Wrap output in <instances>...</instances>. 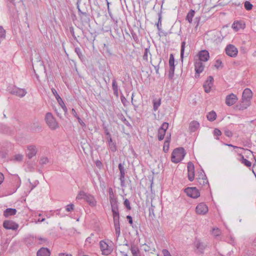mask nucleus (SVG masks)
I'll return each mask as SVG.
<instances>
[{
	"mask_svg": "<svg viewBox=\"0 0 256 256\" xmlns=\"http://www.w3.org/2000/svg\"><path fill=\"white\" fill-rule=\"evenodd\" d=\"M185 155V150L183 148H176L172 154L171 160L172 162L177 164L184 158Z\"/></svg>",
	"mask_w": 256,
	"mask_h": 256,
	"instance_id": "obj_1",
	"label": "nucleus"
},
{
	"mask_svg": "<svg viewBox=\"0 0 256 256\" xmlns=\"http://www.w3.org/2000/svg\"><path fill=\"white\" fill-rule=\"evenodd\" d=\"M82 0H77L76 2V7L78 10V14L81 19H84V20H90V15L88 13V9L85 6H82L80 8V4Z\"/></svg>",
	"mask_w": 256,
	"mask_h": 256,
	"instance_id": "obj_2",
	"label": "nucleus"
},
{
	"mask_svg": "<svg viewBox=\"0 0 256 256\" xmlns=\"http://www.w3.org/2000/svg\"><path fill=\"white\" fill-rule=\"evenodd\" d=\"M45 120L47 124L51 130H55L58 127V124L52 113H46L45 116Z\"/></svg>",
	"mask_w": 256,
	"mask_h": 256,
	"instance_id": "obj_3",
	"label": "nucleus"
},
{
	"mask_svg": "<svg viewBox=\"0 0 256 256\" xmlns=\"http://www.w3.org/2000/svg\"><path fill=\"white\" fill-rule=\"evenodd\" d=\"M110 201L112 216L120 215L117 199L114 197L113 193L111 194L110 192Z\"/></svg>",
	"mask_w": 256,
	"mask_h": 256,
	"instance_id": "obj_4",
	"label": "nucleus"
},
{
	"mask_svg": "<svg viewBox=\"0 0 256 256\" xmlns=\"http://www.w3.org/2000/svg\"><path fill=\"white\" fill-rule=\"evenodd\" d=\"M187 196L193 198H198L200 196L199 190L196 187H188L184 190Z\"/></svg>",
	"mask_w": 256,
	"mask_h": 256,
	"instance_id": "obj_5",
	"label": "nucleus"
},
{
	"mask_svg": "<svg viewBox=\"0 0 256 256\" xmlns=\"http://www.w3.org/2000/svg\"><path fill=\"white\" fill-rule=\"evenodd\" d=\"M226 54L229 56L235 58L237 56L238 53V48L233 44H228L226 48Z\"/></svg>",
	"mask_w": 256,
	"mask_h": 256,
	"instance_id": "obj_6",
	"label": "nucleus"
},
{
	"mask_svg": "<svg viewBox=\"0 0 256 256\" xmlns=\"http://www.w3.org/2000/svg\"><path fill=\"white\" fill-rule=\"evenodd\" d=\"M168 127V122H164L158 128V138L159 140L161 141L164 138Z\"/></svg>",
	"mask_w": 256,
	"mask_h": 256,
	"instance_id": "obj_7",
	"label": "nucleus"
},
{
	"mask_svg": "<svg viewBox=\"0 0 256 256\" xmlns=\"http://www.w3.org/2000/svg\"><path fill=\"white\" fill-rule=\"evenodd\" d=\"M168 64L170 70L168 76L169 79L172 80L173 78L174 72V58L172 54H170Z\"/></svg>",
	"mask_w": 256,
	"mask_h": 256,
	"instance_id": "obj_8",
	"label": "nucleus"
},
{
	"mask_svg": "<svg viewBox=\"0 0 256 256\" xmlns=\"http://www.w3.org/2000/svg\"><path fill=\"white\" fill-rule=\"evenodd\" d=\"M112 216L115 228V233L116 237V240H118L120 234V215Z\"/></svg>",
	"mask_w": 256,
	"mask_h": 256,
	"instance_id": "obj_9",
	"label": "nucleus"
},
{
	"mask_svg": "<svg viewBox=\"0 0 256 256\" xmlns=\"http://www.w3.org/2000/svg\"><path fill=\"white\" fill-rule=\"evenodd\" d=\"M27 150L26 152V156L31 159L32 158L36 156L38 152V148L35 145L30 144L26 146Z\"/></svg>",
	"mask_w": 256,
	"mask_h": 256,
	"instance_id": "obj_10",
	"label": "nucleus"
},
{
	"mask_svg": "<svg viewBox=\"0 0 256 256\" xmlns=\"http://www.w3.org/2000/svg\"><path fill=\"white\" fill-rule=\"evenodd\" d=\"M100 246L103 255L108 256L112 252L111 248L104 240H101L100 242Z\"/></svg>",
	"mask_w": 256,
	"mask_h": 256,
	"instance_id": "obj_11",
	"label": "nucleus"
},
{
	"mask_svg": "<svg viewBox=\"0 0 256 256\" xmlns=\"http://www.w3.org/2000/svg\"><path fill=\"white\" fill-rule=\"evenodd\" d=\"M188 177L190 182H192L194 178V166L192 162L188 163Z\"/></svg>",
	"mask_w": 256,
	"mask_h": 256,
	"instance_id": "obj_12",
	"label": "nucleus"
},
{
	"mask_svg": "<svg viewBox=\"0 0 256 256\" xmlns=\"http://www.w3.org/2000/svg\"><path fill=\"white\" fill-rule=\"evenodd\" d=\"M252 93L250 89L248 88L244 89L242 96V103L248 104V102L252 98Z\"/></svg>",
	"mask_w": 256,
	"mask_h": 256,
	"instance_id": "obj_13",
	"label": "nucleus"
},
{
	"mask_svg": "<svg viewBox=\"0 0 256 256\" xmlns=\"http://www.w3.org/2000/svg\"><path fill=\"white\" fill-rule=\"evenodd\" d=\"M51 90H52V93L54 96H55L56 100H57L58 103L61 106V107L62 108V110H64V111L65 112H66L68 111L67 108L66 106V105H65L64 102H63L62 100V98L58 94L56 90L54 88H52L51 89Z\"/></svg>",
	"mask_w": 256,
	"mask_h": 256,
	"instance_id": "obj_14",
	"label": "nucleus"
},
{
	"mask_svg": "<svg viewBox=\"0 0 256 256\" xmlns=\"http://www.w3.org/2000/svg\"><path fill=\"white\" fill-rule=\"evenodd\" d=\"M213 77L212 76H209L203 85L206 92L208 93L210 92L211 88L213 86Z\"/></svg>",
	"mask_w": 256,
	"mask_h": 256,
	"instance_id": "obj_15",
	"label": "nucleus"
},
{
	"mask_svg": "<svg viewBox=\"0 0 256 256\" xmlns=\"http://www.w3.org/2000/svg\"><path fill=\"white\" fill-rule=\"evenodd\" d=\"M3 226L6 229L12 230H16L18 228V224L12 220L4 221Z\"/></svg>",
	"mask_w": 256,
	"mask_h": 256,
	"instance_id": "obj_16",
	"label": "nucleus"
},
{
	"mask_svg": "<svg viewBox=\"0 0 256 256\" xmlns=\"http://www.w3.org/2000/svg\"><path fill=\"white\" fill-rule=\"evenodd\" d=\"M196 212L200 214H204L208 212V207L203 202L199 204L196 208Z\"/></svg>",
	"mask_w": 256,
	"mask_h": 256,
	"instance_id": "obj_17",
	"label": "nucleus"
},
{
	"mask_svg": "<svg viewBox=\"0 0 256 256\" xmlns=\"http://www.w3.org/2000/svg\"><path fill=\"white\" fill-rule=\"evenodd\" d=\"M10 94L22 98L26 95V92L25 89L14 87L10 90Z\"/></svg>",
	"mask_w": 256,
	"mask_h": 256,
	"instance_id": "obj_18",
	"label": "nucleus"
},
{
	"mask_svg": "<svg viewBox=\"0 0 256 256\" xmlns=\"http://www.w3.org/2000/svg\"><path fill=\"white\" fill-rule=\"evenodd\" d=\"M238 100L236 95L234 94H230L226 96V104L228 106H231L234 104Z\"/></svg>",
	"mask_w": 256,
	"mask_h": 256,
	"instance_id": "obj_19",
	"label": "nucleus"
},
{
	"mask_svg": "<svg viewBox=\"0 0 256 256\" xmlns=\"http://www.w3.org/2000/svg\"><path fill=\"white\" fill-rule=\"evenodd\" d=\"M198 59L201 62H206L210 58L209 52L206 50H202L198 52Z\"/></svg>",
	"mask_w": 256,
	"mask_h": 256,
	"instance_id": "obj_20",
	"label": "nucleus"
},
{
	"mask_svg": "<svg viewBox=\"0 0 256 256\" xmlns=\"http://www.w3.org/2000/svg\"><path fill=\"white\" fill-rule=\"evenodd\" d=\"M118 169L120 172V185L122 186H124V176H125V169L123 164L121 163L118 164Z\"/></svg>",
	"mask_w": 256,
	"mask_h": 256,
	"instance_id": "obj_21",
	"label": "nucleus"
},
{
	"mask_svg": "<svg viewBox=\"0 0 256 256\" xmlns=\"http://www.w3.org/2000/svg\"><path fill=\"white\" fill-rule=\"evenodd\" d=\"M194 68L197 74H200L203 72L204 69V65L202 63V62L196 60L194 62Z\"/></svg>",
	"mask_w": 256,
	"mask_h": 256,
	"instance_id": "obj_22",
	"label": "nucleus"
},
{
	"mask_svg": "<svg viewBox=\"0 0 256 256\" xmlns=\"http://www.w3.org/2000/svg\"><path fill=\"white\" fill-rule=\"evenodd\" d=\"M36 254L37 256H50V252L48 248H42L38 251Z\"/></svg>",
	"mask_w": 256,
	"mask_h": 256,
	"instance_id": "obj_23",
	"label": "nucleus"
},
{
	"mask_svg": "<svg viewBox=\"0 0 256 256\" xmlns=\"http://www.w3.org/2000/svg\"><path fill=\"white\" fill-rule=\"evenodd\" d=\"M238 155L240 156L238 160L242 164L247 167H250L252 166V162L244 158V156L240 153L238 152Z\"/></svg>",
	"mask_w": 256,
	"mask_h": 256,
	"instance_id": "obj_24",
	"label": "nucleus"
},
{
	"mask_svg": "<svg viewBox=\"0 0 256 256\" xmlns=\"http://www.w3.org/2000/svg\"><path fill=\"white\" fill-rule=\"evenodd\" d=\"M92 206H94L96 205V202L92 195L88 194L84 199Z\"/></svg>",
	"mask_w": 256,
	"mask_h": 256,
	"instance_id": "obj_25",
	"label": "nucleus"
},
{
	"mask_svg": "<svg viewBox=\"0 0 256 256\" xmlns=\"http://www.w3.org/2000/svg\"><path fill=\"white\" fill-rule=\"evenodd\" d=\"M130 250L132 254V256H141L140 250L137 246L134 244H132Z\"/></svg>",
	"mask_w": 256,
	"mask_h": 256,
	"instance_id": "obj_26",
	"label": "nucleus"
},
{
	"mask_svg": "<svg viewBox=\"0 0 256 256\" xmlns=\"http://www.w3.org/2000/svg\"><path fill=\"white\" fill-rule=\"evenodd\" d=\"M16 212H17V210L16 208H6L4 212V216L6 218H8L10 216L15 215L16 213Z\"/></svg>",
	"mask_w": 256,
	"mask_h": 256,
	"instance_id": "obj_27",
	"label": "nucleus"
},
{
	"mask_svg": "<svg viewBox=\"0 0 256 256\" xmlns=\"http://www.w3.org/2000/svg\"><path fill=\"white\" fill-rule=\"evenodd\" d=\"M199 123L196 121L194 120L190 122L189 125V129L190 132H194L199 128Z\"/></svg>",
	"mask_w": 256,
	"mask_h": 256,
	"instance_id": "obj_28",
	"label": "nucleus"
},
{
	"mask_svg": "<svg viewBox=\"0 0 256 256\" xmlns=\"http://www.w3.org/2000/svg\"><path fill=\"white\" fill-rule=\"evenodd\" d=\"M198 183L199 185L202 186H204L206 188H208L210 186L207 178L203 179L200 178V180H198Z\"/></svg>",
	"mask_w": 256,
	"mask_h": 256,
	"instance_id": "obj_29",
	"label": "nucleus"
},
{
	"mask_svg": "<svg viewBox=\"0 0 256 256\" xmlns=\"http://www.w3.org/2000/svg\"><path fill=\"white\" fill-rule=\"evenodd\" d=\"M107 140L108 142L109 148L110 150L112 152H115L117 150L116 144L112 142V138H108V140Z\"/></svg>",
	"mask_w": 256,
	"mask_h": 256,
	"instance_id": "obj_30",
	"label": "nucleus"
},
{
	"mask_svg": "<svg viewBox=\"0 0 256 256\" xmlns=\"http://www.w3.org/2000/svg\"><path fill=\"white\" fill-rule=\"evenodd\" d=\"M117 116L118 118L126 126H128L129 128H132V125L130 124L128 122V120L125 118L124 115L121 113L119 112L117 114Z\"/></svg>",
	"mask_w": 256,
	"mask_h": 256,
	"instance_id": "obj_31",
	"label": "nucleus"
},
{
	"mask_svg": "<svg viewBox=\"0 0 256 256\" xmlns=\"http://www.w3.org/2000/svg\"><path fill=\"white\" fill-rule=\"evenodd\" d=\"M171 134H170L169 136L166 137V140H165L163 146V150L165 152H167L169 149L170 142V140Z\"/></svg>",
	"mask_w": 256,
	"mask_h": 256,
	"instance_id": "obj_32",
	"label": "nucleus"
},
{
	"mask_svg": "<svg viewBox=\"0 0 256 256\" xmlns=\"http://www.w3.org/2000/svg\"><path fill=\"white\" fill-rule=\"evenodd\" d=\"M195 14V11L193 10H190L186 16V20H187L189 23L191 24L192 21V18Z\"/></svg>",
	"mask_w": 256,
	"mask_h": 256,
	"instance_id": "obj_33",
	"label": "nucleus"
},
{
	"mask_svg": "<svg viewBox=\"0 0 256 256\" xmlns=\"http://www.w3.org/2000/svg\"><path fill=\"white\" fill-rule=\"evenodd\" d=\"M112 90H114V94L116 96H118V86L117 84V82H116V80L115 79H114L112 80Z\"/></svg>",
	"mask_w": 256,
	"mask_h": 256,
	"instance_id": "obj_34",
	"label": "nucleus"
},
{
	"mask_svg": "<svg viewBox=\"0 0 256 256\" xmlns=\"http://www.w3.org/2000/svg\"><path fill=\"white\" fill-rule=\"evenodd\" d=\"M153 109L154 111H156L161 104V100L160 98H155L153 100Z\"/></svg>",
	"mask_w": 256,
	"mask_h": 256,
	"instance_id": "obj_35",
	"label": "nucleus"
},
{
	"mask_svg": "<svg viewBox=\"0 0 256 256\" xmlns=\"http://www.w3.org/2000/svg\"><path fill=\"white\" fill-rule=\"evenodd\" d=\"M195 244L197 249L199 250L200 253H203V251L205 248L204 246L199 240L195 242Z\"/></svg>",
	"mask_w": 256,
	"mask_h": 256,
	"instance_id": "obj_36",
	"label": "nucleus"
},
{
	"mask_svg": "<svg viewBox=\"0 0 256 256\" xmlns=\"http://www.w3.org/2000/svg\"><path fill=\"white\" fill-rule=\"evenodd\" d=\"M207 118L210 122L214 120L216 118V114L215 112L211 111L207 115Z\"/></svg>",
	"mask_w": 256,
	"mask_h": 256,
	"instance_id": "obj_37",
	"label": "nucleus"
},
{
	"mask_svg": "<svg viewBox=\"0 0 256 256\" xmlns=\"http://www.w3.org/2000/svg\"><path fill=\"white\" fill-rule=\"evenodd\" d=\"M232 27L235 31L237 32L242 28V24L238 22H234Z\"/></svg>",
	"mask_w": 256,
	"mask_h": 256,
	"instance_id": "obj_38",
	"label": "nucleus"
},
{
	"mask_svg": "<svg viewBox=\"0 0 256 256\" xmlns=\"http://www.w3.org/2000/svg\"><path fill=\"white\" fill-rule=\"evenodd\" d=\"M185 45H186V42L184 41L182 42L181 44V48H180V58H181L182 62L183 58H184Z\"/></svg>",
	"mask_w": 256,
	"mask_h": 256,
	"instance_id": "obj_39",
	"label": "nucleus"
},
{
	"mask_svg": "<svg viewBox=\"0 0 256 256\" xmlns=\"http://www.w3.org/2000/svg\"><path fill=\"white\" fill-rule=\"evenodd\" d=\"M6 36V32L2 26H0V43L4 40Z\"/></svg>",
	"mask_w": 256,
	"mask_h": 256,
	"instance_id": "obj_40",
	"label": "nucleus"
},
{
	"mask_svg": "<svg viewBox=\"0 0 256 256\" xmlns=\"http://www.w3.org/2000/svg\"><path fill=\"white\" fill-rule=\"evenodd\" d=\"M87 194H88L84 192V191L81 190L79 192L76 198L78 200H81V199L84 200Z\"/></svg>",
	"mask_w": 256,
	"mask_h": 256,
	"instance_id": "obj_41",
	"label": "nucleus"
},
{
	"mask_svg": "<svg viewBox=\"0 0 256 256\" xmlns=\"http://www.w3.org/2000/svg\"><path fill=\"white\" fill-rule=\"evenodd\" d=\"M75 52L76 53L78 56L79 58L82 60H84V57L82 55L81 50L79 48H76L74 50Z\"/></svg>",
	"mask_w": 256,
	"mask_h": 256,
	"instance_id": "obj_42",
	"label": "nucleus"
},
{
	"mask_svg": "<svg viewBox=\"0 0 256 256\" xmlns=\"http://www.w3.org/2000/svg\"><path fill=\"white\" fill-rule=\"evenodd\" d=\"M148 53L151 55L150 53V50L149 48H146L144 49V54L142 56V58L144 60H146V62L148 61Z\"/></svg>",
	"mask_w": 256,
	"mask_h": 256,
	"instance_id": "obj_43",
	"label": "nucleus"
},
{
	"mask_svg": "<svg viewBox=\"0 0 256 256\" xmlns=\"http://www.w3.org/2000/svg\"><path fill=\"white\" fill-rule=\"evenodd\" d=\"M162 15L160 14H158V20L156 24V26L158 31H160L162 29Z\"/></svg>",
	"mask_w": 256,
	"mask_h": 256,
	"instance_id": "obj_44",
	"label": "nucleus"
},
{
	"mask_svg": "<svg viewBox=\"0 0 256 256\" xmlns=\"http://www.w3.org/2000/svg\"><path fill=\"white\" fill-rule=\"evenodd\" d=\"M48 159L47 157H42L40 158L39 163L41 166H44L48 163Z\"/></svg>",
	"mask_w": 256,
	"mask_h": 256,
	"instance_id": "obj_45",
	"label": "nucleus"
},
{
	"mask_svg": "<svg viewBox=\"0 0 256 256\" xmlns=\"http://www.w3.org/2000/svg\"><path fill=\"white\" fill-rule=\"evenodd\" d=\"M244 8L248 10H251L253 7L252 4L250 2H249L248 1H246L244 2Z\"/></svg>",
	"mask_w": 256,
	"mask_h": 256,
	"instance_id": "obj_46",
	"label": "nucleus"
},
{
	"mask_svg": "<svg viewBox=\"0 0 256 256\" xmlns=\"http://www.w3.org/2000/svg\"><path fill=\"white\" fill-rule=\"evenodd\" d=\"M221 232L220 230L218 228H214L212 231V234L214 236H219Z\"/></svg>",
	"mask_w": 256,
	"mask_h": 256,
	"instance_id": "obj_47",
	"label": "nucleus"
},
{
	"mask_svg": "<svg viewBox=\"0 0 256 256\" xmlns=\"http://www.w3.org/2000/svg\"><path fill=\"white\" fill-rule=\"evenodd\" d=\"M23 159V156L20 154H17L14 156V160L16 162H21Z\"/></svg>",
	"mask_w": 256,
	"mask_h": 256,
	"instance_id": "obj_48",
	"label": "nucleus"
},
{
	"mask_svg": "<svg viewBox=\"0 0 256 256\" xmlns=\"http://www.w3.org/2000/svg\"><path fill=\"white\" fill-rule=\"evenodd\" d=\"M8 132V128L4 125H0V132L7 133Z\"/></svg>",
	"mask_w": 256,
	"mask_h": 256,
	"instance_id": "obj_49",
	"label": "nucleus"
},
{
	"mask_svg": "<svg viewBox=\"0 0 256 256\" xmlns=\"http://www.w3.org/2000/svg\"><path fill=\"white\" fill-rule=\"evenodd\" d=\"M124 204L128 210H130L132 209L130 205V202L128 199H125Z\"/></svg>",
	"mask_w": 256,
	"mask_h": 256,
	"instance_id": "obj_50",
	"label": "nucleus"
},
{
	"mask_svg": "<svg viewBox=\"0 0 256 256\" xmlns=\"http://www.w3.org/2000/svg\"><path fill=\"white\" fill-rule=\"evenodd\" d=\"M207 178V177H206V175L205 174L204 171L202 170H201V172L199 173L196 179L198 180H200V178L203 179V178Z\"/></svg>",
	"mask_w": 256,
	"mask_h": 256,
	"instance_id": "obj_51",
	"label": "nucleus"
},
{
	"mask_svg": "<svg viewBox=\"0 0 256 256\" xmlns=\"http://www.w3.org/2000/svg\"><path fill=\"white\" fill-rule=\"evenodd\" d=\"M132 103L134 108V110H136V108L138 107V104L136 103V100H134V94H132Z\"/></svg>",
	"mask_w": 256,
	"mask_h": 256,
	"instance_id": "obj_52",
	"label": "nucleus"
},
{
	"mask_svg": "<svg viewBox=\"0 0 256 256\" xmlns=\"http://www.w3.org/2000/svg\"><path fill=\"white\" fill-rule=\"evenodd\" d=\"M248 104H245L242 103V104H240V106H237V107H238L239 110H243L244 109H246L247 108V107L248 106Z\"/></svg>",
	"mask_w": 256,
	"mask_h": 256,
	"instance_id": "obj_53",
	"label": "nucleus"
},
{
	"mask_svg": "<svg viewBox=\"0 0 256 256\" xmlns=\"http://www.w3.org/2000/svg\"><path fill=\"white\" fill-rule=\"evenodd\" d=\"M74 208V205L72 204H69L66 206V211L70 212H71L72 210H73Z\"/></svg>",
	"mask_w": 256,
	"mask_h": 256,
	"instance_id": "obj_54",
	"label": "nucleus"
},
{
	"mask_svg": "<svg viewBox=\"0 0 256 256\" xmlns=\"http://www.w3.org/2000/svg\"><path fill=\"white\" fill-rule=\"evenodd\" d=\"M214 134L215 136H220L222 134L221 131L218 128H215L214 130Z\"/></svg>",
	"mask_w": 256,
	"mask_h": 256,
	"instance_id": "obj_55",
	"label": "nucleus"
},
{
	"mask_svg": "<svg viewBox=\"0 0 256 256\" xmlns=\"http://www.w3.org/2000/svg\"><path fill=\"white\" fill-rule=\"evenodd\" d=\"M70 32L74 38V40H76V37L75 36L74 32V28L73 26L70 27Z\"/></svg>",
	"mask_w": 256,
	"mask_h": 256,
	"instance_id": "obj_56",
	"label": "nucleus"
},
{
	"mask_svg": "<svg viewBox=\"0 0 256 256\" xmlns=\"http://www.w3.org/2000/svg\"><path fill=\"white\" fill-rule=\"evenodd\" d=\"M77 120L78 122L80 123V126L84 128H86V124H85V123L80 119V118L79 117V116H78V118H77Z\"/></svg>",
	"mask_w": 256,
	"mask_h": 256,
	"instance_id": "obj_57",
	"label": "nucleus"
},
{
	"mask_svg": "<svg viewBox=\"0 0 256 256\" xmlns=\"http://www.w3.org/2000/svg\"><path fill=\"white\" fill-rule=\"evenodd\" d=\"M162 254L164 256H172L169 251L166 249H164L162 250Z\"/></svg>",
	"mask_w": 256,
	"mask_h": 256,
	"instance_id": "obj_58",
	"label": "nucleus"
},
{
	"mask_svg": "<svg viewBox=\"0 0 256 256\" xmlns=\"http://www.w3.org/2000/svg\"><path fill=\"white\" fill-rule=\"evenodd\" d=\"M224 134L228 137H232V132L229 130H224Z\"/></svg>",
	"mask_w": 256,
	"mask_h": 256,
	"instance_id": "obj_59",
	"label": "nucleus"
},
{
	"mask_svg": "<svg viewBox=\"0 0 256 256\" xmlns=\"http://www.w3.org/2000/svg\"><path fill=\"white\" fill-rule=\"evenodd\" d=\"M126 218L128 220V222L130 223V225L132 226V228H134V226L132 225L133 221H132V216H126Z\"/></svg>",
	"mask_w": 256,
	"mask_h": 256,
	"instance_id": "obj_60",
	"label": "nucleus"
},
{
	"mask_svg": "<svg viewBox=\"0 0 256 256\" xmlns=\"http://www.w3.org/2000/svg\"><path fill=\"white\" fill-rule=\"evenodd\" d=\"M108 13L110 16V17L116 23L117 22V20H115L114 17H113V16L112 14V12L110 11V8H108Z\"/></svg>",
	"mask_w": 256,
	"mask_h": 256,
	"instance_id": "obj_61",
	"label": "nucleus"
},
{
	"mask_svg": "<svg viewBox=\"0 0 256 256\" xmlns=\"http://www.w3.org/2000/svg\"><path fill=\"white\" fill-rule=\"evenodd\" d=\"M161 61H162V60H161V58H160V62H159V63L158 64L157 66H154V69H155V70H156V74H158V70H159V68H160L159 65H160V62H161Z\"/></svg>",
	"mask_w": 256,
	"mask_h": 256,
	"instance_id": "obj_62",
	"label": "nucleus"
},
{
	"mask_svg": "<svg viewBox=\"0 0 256 256\" xmlns=\"http://www.w3.org/2000/svg\"><path fill=\"white\" fill-rule=\"evenodd\" d=\"M222 64V62H221V60H216V64L215 65V66L218 68Z\"/></svg>",
	"mask_w": 256,
	"mask_h": 256,
	"instance_id": "obj_63",
	"label": "nucleus"
},
{
	"mask_svg": "<svg viewBox=\"0 0 256 256\" xmlns=\"http://www.w3.org/2000/svg\"><path fill=\"white\" fill-rule=\"evenodd\" d=\"M96 165L98 168H100L102 166V163L100 160H98L96 162Z\"/></svg>",
	"mask_w": 256,
	"mask_h": 256,
	"instance_id": "obj_64",
	"label": "nucleus"
}]
</instances>
